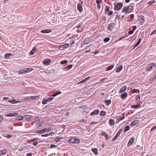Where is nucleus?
<instances>
[{
	"label": "nucleus",
	"instance_id": "4d7b16f0",
	"mask_svg": "<svg viewBox=\"0 0 156 156\" xmlns=\"http://www.w3.org/2000/svg\"><path fill=\"white\" fill-rule=\"evenodd\" d=\"M36 140V138H33V139H31V140H29V142H33L34 141H35Z\"/></svg>",
	"mask_w": 156,
	"mask_h": 156
},
{
	"label": "nucleus",
	"instance_id": "1a4fd4ad",
	"mask_svg": "<svg viewBox=\"0 0 156 156\" xmlns=\"http://www.w3.org/2000/svg\"><path fill=\"white\" fill-rule=\"evenodd\" d=\"M115 26L114 23H112L110 24L108 26V30L110 31H111L113 29Z\"/></svg>",
	"mask_w": 156,
	"mask_h": 156
},
{
	"label": "nucleus",
	"instance_id": "72a5a7b5",
	"mask_svg": "<svg viewBox=\"0 0 156 156\" xmlns=\"http://www.w3.org/2000/svg\"><path fill=\"white\" fill-rule=\"evenodd\" d=\"M12 54L11 53H7L5 55L4 58H8L9 57L11 56Z\"/></svg>",
	"mask_w": 156,
	"mask_h": 156
},
{
	"label": "nucleus",
	"instance_id": "79ce46f5",
	"mask_svg": "<svg viewBox=\"0 0 156 156\" xmlns=\"http://www.w3.org/2000/svg\"><path fill=\"white\" fill-rule=\"evenodd\" d=\"M107 13L108 15L110 16L113 14V12L112 11L109 10Z\"/></svg>",
	"mask_w": 156,
	"mask_h": 156
},
{
	"label": "nucleus",
	"instance_id": "20e7f679",
	"mask_svg": "<svg viewBox=\"0 0 156 156\" xmlns=\"http://www.w3.org/2000/svg\"><path fill=\"white\" fill-rule=\"evenodd\" d=\"M115 5L114 9L115 10H119L120 9L122 6V3L119 2L116 4L115 3H114Z\"/></svg>",
	"mask_w": 156,
	"mask_h": 156
},
{
	"label": "nucleus",
	"instance_id": "bb28decb",
	"mask_svg": "<svg viewBox=\"0 0 156 156\" xmlns=\"http://www.w3.org/2000/svg\"><path fill=\"white\" fill-rule=\"evenodd\" d=\"M139 121L138 120H135L133 121L131 123V125L133 126H135L136 124H138V123Z\"/></svg>",
	"mask_w": 156,
	"mask_h": 156
},
{
	"label": "nucleus",
	"instance_id": "2f4dec72",
	"mask_svg": "<svg viewBox=\"0 0 156 156\" xmlns=\"http://www.w3.org/2000/svg\"><path fill=\"white\" fill-rule=\"evenodd\" d=\"M90 42V41L89 40V38H86L85 41H84V43L85 44H89Z\"/></svg>",
	"mask_w": 156,
	"mask_h": 156
},
{
	"label": "nucleus",
	"instance_id": "dca6fc26",
	"mask_svg": "<svg viewBox=\"0 0 156 156\" xmlns=\"http://www.w3.org/2000/svg\"><path fill=\"white\" fill-rule=\"evenodd\" d=\"M127 89V87L126 86H124L122 87L120 89L119 91V93H122L124 92Z\"/></svg>",
	"mask_w": 156,
	"mask_h": 156
},
{
	"label": "nucleus",
	"instance_id": "cd10ccee",
	"mask_svg": "<svg viewBox=\"0 0 156 156\" xmlns=\"http://www.w3.org/2000/svg\"><path fill=\"white\" fill-rule=\"evenodd\" d=\"M141 38H140L138 41L135 44V45H134V48H135L138 46L139 44H140V43L141 42Z\"/></svg>",
	"mask_w": 156,
	"mask_h": 156
},
{
	"label": "nucleus",
	"instance_id": "f3484780",
	"mask_svg": "<svg viewBox=\"0 0 156 156\" xmlns=\"http://www.w3.org/2000/svg\"><path fill=\"white\" fill-rule=\"evenodd\" d=\"M140 21L141 23V24H143L144 22L145 21V18L144 16H140Z\"/></svg>",
	"mask_w": 156,
	"mask_h": 156
},
{
	"label": "nucleus",
	"instance_id": "f257e3e1",
	"mask_svg": "<svg viewBox=\"0 0 156 156\" xmlns=\"http://www.w3.org/2000/svg\"><path fill=\"white\" fill-rule=\"evenodd\" d=\"M133 6L132 5L126 6L123 8L122 12H124L125 14H128L133 11Z\"/></svg>",
	"mask_w": 156,
	"mask_h": 156
},
{
	"label": "nucleus",
	"instance_id": "f704fd0d",
	"mask_svg": "<svg viewBox=\"0 0 156 156\" xmlns=\"http://www.w3.org/2000/svg\"><path fill=\"white\" fill-rule=\"evenodd\" d=\"M121 131H122V129L120 130L116 134V135L115 136L117 138L119 137V136L121 133Z\"/></svg>",
	"mask_w": 156,
	"mask_h": 156
},
{
	"label": "nucleus",
	"instance_id": "9d476101",
	"mask_svg": "<svg viewBox=\"0 0 156 156\" xmlns=\"http://www.w3.org/2000/svg\"><path fill=\"white\" fill-rule=\"evenodd\" d=\"M51 62V60L48 59H45L43 61V63L45 65H49Z\"/></svg>",
	"mask_w": 156,
	"mask_h": 156
},
{
	"label": "nucleus",
	"instance_id": "680f3d73",
	"mask_svg": "<svg viewBox=\"0 0 156 156\" xmlns=\"http://www.w3.org/2000/svg\"><path fill=\"white\" fill-rule=\"evenodd\" d=\"M60 140V139L59 137L56 138V139H55V140L56 142H58Z\"/></svg>",
	"mask_w": 156,
	"mask_h": 156
},
{
	"label": "nucleus",
	"instance_id": "09e8293b",
	"mask_svg": "<svg viewBox=\"0 0 156 156\" xmlns=\"http://www.w3.org/2000/svg\"><path fill=\"white\" fill-rule=\"evenodd\" d=\"M57 146L56 145L52 144L50 145V147L51 148H56Z\"/></svg>",
	"mask_w": 156,
	"mask_h": 156
},
{
	"label": "nucleus",
	"instance_id": "69168bd1",
	"mask_svg": "<svg viewBox=\"0 0 156 156\" xmlns=\"http://www.w3.org/2000/svg\"><path fill=\"white\" fill-rule=\"evenodd\" d=\"M61 93V91H58V92H56L55 93V94L56 95H57L60 94Z\"/></svg>",
	"mask_w": 156,
	"mask_h": 156
},
{
	"label": "nucleus",
	"instance_id": "7ed1b4c3",
	"mask_svg": "<svg viewBox=\"0 0 156 156\" xmlns=\"http://www.w3.org/2000/svg\"><path fill=\"white\" fill-rule=\"evenodd\" d=\"M156 69V64L155 63H152L148 65L147 70L149 72L152 70H154Z\"/></svg>",
	"mask_w": 156,
	"mask_h": 156
},
{
	"label": "nucleus",
	"instance_id": "2eb2a0df",
	"mask_svg": "<svg viewBox=\"0 0 156 156\" xmlns=\"http://www.w3.org/2000/svg\"><path fill=\"white\" fill-rule=\"evenodd\" d=\"M99 110H95L94 111L91 112L90 113V115L92 116L94 115H97L99 114Z\"/></svg>",
	"mask_w": 156,
	"mask_h": 156
},
{
	"label": "nucleus",
	"instance_id": "0eeeda50",
	"mask_svg": "<svg viewBox=\"0 0 156 156\" xmlns=\"http://www.w3.org/2000/svg\"><path fill=\"white\" fill-rule=\"evenodd\" d=\"M134 138L133 137H131L130 139L127 144V146L128 147H130L134 143Z\"/></svg>",
	"mask_w": 156,
	"mask_h": 156
},
{
	"label": "nucleus",
	"instance_id": "de8ad7c7",
	"mask_svg": "<svg viewBox=\"0 0 156 156\" xmlns=\"http://www.w3.org/2000/svg\"><path fill=\"white\" fill-rule=\"evenodd\" d=\"M73 67V66L72 65H70L69 66H67L66 68V69L67 70H69L70 69H71Z\"/></svg>",
	"mask_w": 156,
	"mask_h": 156
},
{
	"label": "nucleus",
	"instance_id": "c03bdc74",
	"mask_svg": "<svg viewBox=\"0 0 156 156\" xmlns=\"http://www.w3.org/2000/svg\"><path fill=\"white\" fill-rule=\"evenodd\" d=\"M130 127L129 126H127L124 129V130L125 132L129 130Z\"/></svg>",
	"mask_w": 156,
	"mask_h": 156
},
{
	"label": "nucleus",
	"instance_id": "7c9ffc66",
	"mask_svg": "<svg viewBox=\"0 0 156 156\" xmlns=\"http://www.w3.org/2000/svg\"><path fill=\"white\" fill-rule=\"evenodd\" d=\"M114 66L113 65L109 66L107 67L106 69V71H107L111 70L113 68Z\"/></svg>",
	"mask_w": 156,
	"mask_h": 156
},
{
	"label": "nucleus",
	"instance_id": "473e14b6",
	"mask_svg": "<svg viewBox=\"0 0 156 156\" xmlns=\"http://www.w3.org/2000/svg\"><path fill=\"white\" fill-rule=\"evenodd\" d=\"M106 113L105 112L102 111H101L100 114V115L101 116H104L106 115Z\"/></svg>",
	"mask_w": 156,
	"mask_h": 156
},
{
	"label": "nucleus",
	"instance_id": "6e6d98bb",
	"mask_svg": "<svg viewBox=\"0 0 156 156\" xmlns=\"http://www.w3.org/2000/svg\"><path fill=\"white\" fill-rule=\"evenodd\" d=\"M96 2L98 4H100L102 2V1L101 0H96Z\"/></svg>",
	"mask_w": 156,
	"mask_h": 156
},
{
	"label": "nucleus",
	"instance_id": "8fccbe9b",
	"mask_svg": "<svg viewBox=\"0 0 156 156\" xmlns=\"http://www.w3.org/2000/svg\"><path fill=\"white\" fill-rule=\"evenodd\" d=\"M140 98V95H137L135 98L136 101H137Z\"/></svg>",
	"mask_w": 156,
	"mask_h": 156
},
{
	"label": "nucleus",
	"instance_id": "49530a36",
	"mask_svg": "<svg viewBox=\"0 0 156 156\" xmlns=\"http://www.w3.org/2000/svg\"><path fill=\"white\" fill-rule=\"evenodd\" d=\"M105 102L108 105H109L111 104V101L110 100H108L105 101Z\"/></svg>",
	"mask_w": 156,
	"mask_h": 156
},
{
	"label": "nucleus",
	"instance_id": "c756f323",
	"mask_svg": "<svg viewBox=\"0 0 156 156\" xmlns=\"http://www.w3.org/2000/svg\"><path fill=\"white\" fill-rule=\"evenodd\" d=\"M140 104H138L137 105H133L131 106V108H139L140 107Z\"/></svg>",
	"mask_w": 156,
	"mask_h": 156
},
{
	"label": "nucleus",
	"instance_id": "5701e85b",
	"mask_svg": "<svg viewBox=\"0 0 156 156\" xmlns=\"http://www.w3.org/2000/svg\"><path fill=\"white\" fill-rule=\"evenodd\" d=\"M125 117V115H123L122 117H118L117 119L118 121H117L116 122V123H118L121 120H122L123 119H124Z\"/></svg>",
	"mask_w": 156,
	"mask_h": 156
},
{
	"label": "nucleus",
	"instance_id": "a211bd4d",
	"mask_svg": "<svg viewBox=\"0 0 156 156\" xmlns=\"http://www.w3.org/2000/svg\"><path fill=\"white\" fill-rule=\"evenodd\" d=\"M127 96V94L126 93H124L121 95V98L122 99H125Z\"/></svg>",
	"mask_w": 156,
	"mask_h": 156
},
{
	"label": "nucleus",
	"instance_id": "aec40b11",
	"mask_svg": "<svg viewBox=\"0 0 156 156\" xmlns=\"http://www.w3.org/2000/svg\"><path fill=\"white\" fill-rule=\"evenodd\" d=\"M7 151L6 150L2 149L0 151V155L5 154L7 153Z\"/></svg>",
	"mask_w": 156,
	"mask_h": 156
},
{
	"label": "nucleus",
	"instance_id": "39448f33",
	"mask_svg": "<svg viewBox=\"0 0 156 156\" xmlns=\"http://www.w3.org/2000/svg\"><path fill=\"white\" fill-rule=\"evenodd\" d=\"M28 68H25L23 69H21L18 71V73L19 74H24L27 73L28 72H29Z\"/></svg>",
	"mask_w": 156,
	"mask_h": 156
},
{
	"label": "nucleus",
	"instance_id": "774afa93",
	"mask_svg": "<svg viewBox=\"0 0 156 156\" xmlns=\"http://www.w3.org/2000/svg\"><path fill=\"white\" fill-rule=\"evenodd\" d=\"M101 8V5L100 4H98L97 8L98 9H100Z\"/></svg>",
	"mask_w": 156,
	"mask_h": 156
},
{
	"label": "nucleus",
	"instance_id": "f8f14e48",
	"mask_svg": "<svg viewBox=\"0 0 156 156\" xmlns=\"http://www.w3.org/2000/svg\"><path fill=\"white\" fill-rule=\"evenodd\" d=\"M51 32V29H48L46 30H42L41 31V32L42 33H50Z\"/></svg>",
	"mask_w": 156,
	"mask_h": 156
},
{
	"label": "nucleus",
	"instance_id": "4be33fe9",
	"mask_svg": "<svg viewBox=\"0 0 156 156\" xmlns=\"http://www.w3.org/2000/svg\"><path fill=\"white\" fill-rule=\"evenodd\" d=\"M36 48L35 47H34L32 50L30 51V54L31 55L34 54L35 52Z\"/></svg>",
	"mask_w": 156,
	"mask_h": 156
},
{
	"label": "nucleus",
	"instance_id": "b1692460",
	"mask_svg": "<svg viewBox=\"0 0 156 156\" xmlns=\"http://www.w3.org/2000/svg\"><path fill=\"white\" fill-rule=\"evenodd\" d=\"M122 69V66H119L116 69V72L117 73L120 72Z\"/></svg>",
	"mask_w": 156,
	"mask_h": 156
},
{
	"label": "nucleus",
	"instance_id": "423d86ee",
	"mask_svg": "<svg viewBox=\"0 0 156 156\" xmlns=\"http://www.w3.org/2000/svg\"><path fill=\"white\" fill-rule=\"evenodd\" d=\"M53 98H50L47 100L44 99L42 101V104L43 105H45L47 104L48 103L50 102L51 101L53 100Z\"/></svg>",
	"mask_w": 156,
	"mask_h": 156
},
{
	"label": "nucleus",
	"instance_id": "4468645a",
	"mask_svg": "<svg viewBox=\"0 0 156 156\" xmlns=\"http://www.w3.org/2000/svg\"><path fill=\"white\" fill-rule=\"evenodd\" d=\"M8 101L12 104H15L21 102L20 101H17L14 99L9 100Z\"/></svg>",
	"mask_w": 156,
	"mask_h": 156
},
{
	"label": "nucleus",
	"instance_id": "ddd939ff",
	"mask_svg": "<svg viewBox=\"0 0 156 156\" xmlns=\"http://www.w3.org/2000/svg\"><path fill=\"white\" fill-rule=\"evenodd\" d=\"M102 136H104L105 137L106 139L107 140L108 139V134L105 132L102 131L101 133Z\"/></svg>",
	"mask_w": 156,
	"mask_h": 156
},
{
	"label": "nucleus",
	"instance_id": "0e129e2a",
	"mask_svg": "<svg viewBox=\"0 0 156 156\" xmlns=\"http://www.w3.org/2000/svg\"><path fill=\"white\" fill-rule=\"evenodd\" d=\"M134 31L133 30L129 31V34H131L133 33Z\"/></svg>",
	"mask_w": 156,
	"mask_h": 156
},
{
	"label": "nucleus",
	"instance_id": "052dcab7",
	"mask_svg": "<svg viewBox=\"0 0 156 156\" xmlns=\"http://www.w3.org/2000/svg\"><path fill=\"white\" fill-rule=\"evenodd\" d=\"M38 143L37 142L35 141L32 144L33 145H34V146H35L38 144Z\"/></svg>",
	"mask_w": 156,
	"mask_h": 156
},
{
	"label": "nucleus",
	"instance_id": "a18cd8bd",
	"mask_svg": "<svg viewBox=\"0 0 156 156\" xmlns=\"http://www.w3.org/2000/svg\"><path fill=\"white\" fill-rule=\"evenodd\" d=\"M50 128H45L43 129L44 130V132H48L51 131V129H50Z\"/></svg>",
	"mask_w": 156,
	"mask_h": 156
},
{
	"label": "nucleus",
	"instance_id": "a19ab883",
	"mask_svg": "<svg viewBox=\"0 0 156 156\" xmlns=\"http://www.w3.org/2000/svg\"><path fill=\"white\" fill-rule=\"evenodd\" d=\"M68 61L67 60H63L61 61L60 63L61 64H66L68 63Z\"/></svg>",
	"mask_w": 156,
	"mask_h": 156
},
{
	"label": "nucleus",
	"instance_id": "5fc2aeb1",
	"mask_svg": "<svg viewBox=\"0 0 156 156\" xmlns=\"http://www.w3.org/2000/svg\"><path fill=\"white\" fill-rule=\"evenodd\" d=\"M90 78H91L90 76H89L87 77H86V78H85L84 80L85 81H85L88 80L89 79H90Z\"/></svg>",
	"mask_w": 156,
	"mask_h": 156
},
{
	"label": "nucleus",
	"instance_id": "4c0bfd02",
	"mask_svg": "<svg viewBox=\"0 0 156 156\" xmlns=\"http://www.w3.org/2000/svg\"><path fill=\"white\" fill-rule=\"evenodd\" d=\"M109 8H110L107 5H106L105 7V10L106 12H108V11H109V9H110Z\"/></svg>",
	"mask_w": 156,
	"mask_h": 156
},
{
	"label": "nucleus",
	"instance_id": "58836bf2",
	"mask_svg": "<svg viewBox=\"0 0 156 156\" xmlns=\"http://www.w3.org/2000/svg\"><path fill=\"white\" fill-rule=\"evenodd\" d=\"M155 2H156V1L154 0H151V1H149L148 2V5H152Z\"/></svg>",
	"mask_w": 156,
	"mask_h": 156
},
{
	"label": "nucleus",
	"instance_id": "bf43d9fd",
	"mask_svg": "<svg viewBox=\"0 0 156 156\" xmlns=\"http://www.w3.org/2000/svg\"><path fill=\"white\" fill-rule=\"evenodd\" d=\"M48 134H43L41 135V136L42 137H47L48 136Z\"/></svg>",
	"mask_w": 156,
	"mask_h": 156
},
{
	"label": "nucleus",
	"instance_id": "412c9836",
	"mask_svg": "<svg viewBox=\"0 0 156 156\" xmlns=\"http://www.w3.org/2000/svg\"><path fill=\"white\" fill-rule=\"evenodd\" d=\"M39 97V96H32L30 97H28V99L29 100H33L36 99Z\"/></svg>",
	"mask_w": 156,
	"mask_h": 156
},
{
	"label": "nucleus",
	"instance_id": "a878e982",
	"mask_svg": "<svg viewBox=\"0 0 156 156\" xmlns=\"http://www.w3.org/2000/svg\"><path fill=\"white\" fill-rule=\"evenodd\" d=\"M109 124L110 126H113L115 125V121L112 119H110L109 121Z\"/></svg>",
	"mask_w": 156,
	"mask_h": 156
},
{
	"label": "nucleus",
	"instance_id": "603ef678",
	"mask_svg": "<svg viewBox=\"0 0 156 156\" xmlns=\"http://www.w3.org/2000/svg\"><path fill=\"white\" fill-rule=\"evenodd\" d=\"M55 134V133L54 132H49L48 133V136H52Z\"/></svg>",
	"mask_w": 156,
	"mask_h": 156
},
{
	"label": "nucleus",
	"instance_id": "393cba45",
	"mask_svg": "<svg viewBox=\"0 0 156 156\" xmlns=\"http://www.w3.org/2000/svg\"><path fill=\"white\" fill-rule=\"evenodd\" d=\"M92 151L95 155H97L98 154V151L97 148H94L92 149Z\"/></svg>",
	"mask_w": 156,
	"mask_h": 156
},
{
	"label": "nucleus",
	"instance_id": "864d4df0",
	"mask_svg": "<svg viewBox=\"0 0 156 156\" xmlns=\"http://www.w3.org/2000/svg\"><path fill=\"white\" fill-rule=\"evenodd\" d=\"M156 34V29L153 30L151 33L150 35H152Z\"/></svg>",
	"mask_w": 156,
	"mask_h": 156
},
{
	"label": "nucleus",
	"instance_id": "e2e57ef3",
	"mask_svg": "<svg viewBox=\"0 0 156 156\" xmlns=\"http://www.w3.org/2000/svg\"><path fill=\"white\" fill-rule=\"evenodd\" d=\"M85 81L84 80H81V81H80L78 83V84H81V83H84V82H85Z\"/></svg>",
	"mask_w": 156,
	"mask_h": 156
},
{
	"label": "nucleus",
	"instance_id": "6ab92c4d",
	"mask_svg": "<svg viewBox=\"0 0 156 156\" xmlns=\"http://www.w3.org/2000/svg\"><path fill=\"white\" fill-rule=\"evenodd\" d=\"M77 9L80 12H82L83 11L82 7L81 5L78 3L77 5Z\"/></svg>",
	"mask_w": 156,
	"mask_h": 156
},
{
	"label": "nucleus",
	"instance_id": "338daca9",
	"mask_svg": "<svg viewBox=\"0 0 156 156\" xmlns=\"http://www.w3.org/2000/svg\"><path fill=\"white\" fill-rule=\"evenodd\" d=\"M134 17V15L133 14H131L130 15V17L131 19H133Z\"/></svg>",
	"mask_w": 156,
	"mask_h": 156
},
{
	"label": "nucleus",
	"instance_id": "9b49d317",
	"mask_svg": "<svg viewBox=\"0 0 156 156\" xmlns=\"http://www.w3.org/2000/svg\"><path fill=\"white\" fill-rule=\"evenodd\" d=\"M18 115V113L16 112H14L12 113H9L5 115L6 116H16Z\"/></svg>",
	"mask_w": 156,
	"mask_h": 156
},
{
	"label": "nucleus",
	"instance_id": "3c124183",
	"mask_svg": "<svg viewBox=\"0 0 156 156\" xmlns=\"http://www.w3.org/2000/svg\"><path fill=\"white\" fill-rule=\"evenodd\" d=\"M110 40V38H105L104 40L105 42H108Z\"/></svg>",
	"mask_w": 156,
	"mask_h": 156
},
{
	"label": "nucleus",
	"instance_id": "13d9d810",
	"mask_svg": "<svg viewBox=\"0 0 156 156\" xmlns=\"http://www.w3.org/2000/svg\"><path fill=\"white\" fill-rule=\"evenodd\" d=\"M156 129V126H154L152 127V128H151V131H152L153 130H154L155 129Z\"/></svg>",
	"mask_w": 156,
	"mask_h": 156
},
{
	"label": "nucleus",
	"instance_id": "c85d7f7f",
	"mask_svg": "<svg viewBox=\"0 0 156 156\" xmlns=\"http://www.w3.org/2000/svg\"><path fill=\"white\" fill-rule=\"evenodd\" d=\"M35 133L42 134L44 133V130L43 129H42L40 130H36L35 131Z\"/></svg>",
	"mask_w": 156,
	"mask_h": 156
},
{
	"label": "nucleus",
	"instance_id": "f03ea898",
	"mask_svg": "<svg viewBox=\"0 0 156 156\" xmlns=\"http://www.w3.org/2000/svg\"><path fill=\"white\" fill-rule=\"evenodd\" d=\"M80 142V140L79 139L74 138L70 139L68 141V143L69 144H78Z\"/></svg>",
	"mask_w": 156,
	"mask_h": 156
},
{
	"label": "nucleus",
	"instance_id": "6e6552de",
	"mask_svg": "<svg viewBox=\"0 0 156 156\" xmlns=\"http://www.w3.org/2000/svg\"><path fill=\"white\" fill-rule=\"evenodd\" d=\"M23 118L25 119L27 121H30L31 120V119L32 118V116L26 115L24 116Z\"/></svg>",
	"mask_w": 156,
	"mask_h": 156
},
{
	"label": "nucleus",
	"instance_id": "37998d69",
	"mask_svg": "<svg viewBox=\"0 0 156 156\" xmlns=\"http://www.w3.org/2000/svg\"><path fill=\"white\" fill-rule=\"evenodd\" d=\"M24 118L22 116H18L16 117V119L17 120H21L23 119Z\"/></svg>",
	"mask_w": 156,
	"mask_h": 156
},
{
	"label": "nucleus",
	"instance_id": "c9c22d12",
	"mask_svg": "<svg viewBox=\"0 0 156 156\" xmlns=\"http://www.w3.org/2000/svg\"><path fill=\"white\" fill-rule=\"evenodd\" d=\"M69 45V44H63L62 46V47H60L59 48H62V49L63 48H66L67 47H68Z\"/></svg>",
	"mask_w": 156,
	"mask_h": 156
},
{
	"label": "nucleus",
	"instance_id": "ea45409f",
	"mask_svg": "<svg viewBox=\"0 0 156 156\" xmlns=\"http://www.w3.org/2000/svg\"><path fill=\"white\" fill-rule=\"evenodd\" d=\"M132 92L133 93H139L140 92V90L139 89H133L132 90Z\"/></svg>",
	"mask_w": 156,
	"mask_h": 156
},
{
	"label": "nucleus",
	"instance_id": "e433bc0d",
	"mask_svg": "<svg viewBox=\"0 0 156 156\" xmlns=\"http://www.w3.org/2000/svg\"><path fill=\"white\" fill-rule=\"evenodd\" d=\"M40 117L39 116H36L34 118V120L35 122H37L38 123L40 121Z\"/></svg>",
	"mask_w": 156,
	"mask_h": 156
}]
</instances>
